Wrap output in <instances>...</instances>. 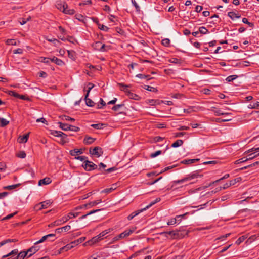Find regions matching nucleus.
I'll use <instances>...</instances> for the list:
<instances>
[{
  "mask_svg": "<svg viewBox=\"0 0 259 259\" xmlns=\"http://www.w3.org/2000/svg\"><path fill=\"white\" fill-rule=\"evenodd\" d=\"M228 16L232 20L241 17V15L239 14L236 13L234 12H229L228 13Z\"/></svg>",
  "mask_w": 259,
  "mask_h": 259,
  "instance_id": "b1692460",
  "label": "nucleus"
},
{
  "mask_svg": "<svg viewBox=\"0 0 259 259\" xmlns=\"http://www.w3.org/2000/svg\"><path fill=\"white\" fill-rule=\"evenodd\" d=\"M85 239V237H81L74 241L71 242L72 245H74V247L77 245L78 244L81 243L83 242Z\"/></svg>",
  "mask_w": 259,
  "mask_h": 259,
  "instance_id": "c85d7f7f",
  "label": "nucleus"
},
{
  "mask_svg": "<svg viewBox=\"0 0 259 259\" xmlns=\"http://www.w3.org/2000/svg\"><path fill=\"white\" fill-rule=\"evenodd\" d=\"M18 250L17 249H14L11 251L8 254L5 255L3 256V258H6L7 259H16L15 258L16 255L18 254Z\"/></svg>",
  "mask_w": 259,
  "mask_h": 259,
  "instance_id": "ddd939ff",
  "label": "nucleus"
},
{
  "mask_svg": "<svg viewBox=\"0 0 259 259\" xmlns=\"http://www.w3.org/2000/svg\"><path fill=\"white\" fill-rule=\"evenodd\" d=\"M92 47L95 50L100 52L107 51L109 48V46H106L100 41L95 42L92 45Z\"/></svg>",
  "mask_w": 259,
  "mask_h": 259,
  "instance_id": "f03ea898",
  "label": "nucleus"
},
{
  "mask_svg": "<svg viewBox=\"0 0 259 259\" xmlns=\"http://www.w3.org/2000/svg\"><path fill=\"white\" fill-rule=\"evenodd\" d=\"M161 153V150H158V151H156L154 153H151V155H150V157H152V158H154V157H155L157 156L160 155Z\"/></svg>",
  "mask_w": 259,
  "mask_h": 259,
  "instance_id": "774afa93",
  "label": "nucleus"
},
{
  "mask_svg": "<svg viewBox=\"0 0 259 259\" xmlns=\"http://www.w3.org/2000/svg\"><path fill=\"white\" fill-rule=\"evenodd\" d=\"M188 213H186L183 215H178L175 218H171L170 220H169L167 222L168 225H174L176 224L177 222V219L180 218H183L184 216H185L186 214H187Z\"/></svg>",
  "mask_w": 259,
  "mask_h": 259,
  "instance_id": "dca6fc26",
  "label": "nucleus"
},
{
  "mask_svg": "<svg viewBox=\"0 0 259 259\" xmlns=\"http://www.w3.org/2000/svg\"><path fill=\"white\" fill-rule=\"evenodd\" d=\"M40 249V247L37 246V245H33L30 248H29L27 251L28 253L27 257H30L34 254H35L36 252H37Z\"/></svg>",
  "mask_w": 259,
  "mask_h": 259,
  "instance_id": "423d86ee",
  "label": "nucleus"
},
{
  "mask_svg": "<svg viewBox=\"0 0 259 259\" xmlns=\"http://www.w3.org/2000/svg\"><path fill=\"white\" fill-rule=\"evenodd\" d=\"M210 110L217 116L230 114V113L225 112L223 111L222 109L217 108L215 107H212L210 109Z\"/></svg>",
  "mask_w": 259,
  "mask_h": 259,
  "instance_id": "9b49d317",
  "label": "nucleus"
},
{
  "mask_svg": "<svg viewBox=\"0 0 259 259\" xmlns=\"http://www.w3.org/2000/svg\"><path fill=\"white\" fill-rule=\"evenodd\" d=\"M62 219L61 220H58L55 221V222L52 223L50 225H49V227H53L55 226H59L60 225L62 224Z\"/></svg>",
  "mask_w": 259,
  "mask_h": 259,
  "instance_id": "79ce46f5",
  "label": "nucleus"
},
{
  "mask_svg": "<svg viewBox=\"0 0 259 259\" xmlns=\"http://www.w3.org/2000/svg\"><path fill=\"white\" fill-rule=\"evenodd\" d=\"M247 236L245 235L242 236L240 237L236 241L235 243L237 245H239L241 242L244 241L246 238H247Z\"/></svg>",
  "mask_w": 259,
  "mask_h": 259,
  "instance_id": "37998d69",
  "label": "nucleus"
},
{
  "mask_svg": "<svg viewBox=\"0 0 259 259\" xmlns=\"http://www.w3.org/2000/svg\"><path fill=\"white\" fill-rule=\"evenodd\" d=\"M118 86H119L120 88H122L121 89V90L124 92H125L126 94H127L129 92V90L127 89L128 88H130L131 87V85H125L122 83H119L118 84Z\"/></svg>",
  "mask_w": 259,
  "mask_h": 259,
  "instance_id": "a878e982",
  "label": "nucleus"
},
{
  "mask_svg": "<svg viewBox=\"0 0 259 259\" xmlns=\"http://www.w3.org/2000/svg\"><path fill=\"white\" fill-rule=\"evenodd\" d=\"M69 153L72 156H76L79 154H82L83 153V151L81 149H74L73 150H70Z\"/></svg>",
  "mask_w": 259,
  "mask_h": 259,
  "instance_id": "393cba45",
  "label": "nucleus"
},
{
  "mask_svg": "<svg viewBox=\"0 0 259 259\" xmlns=\"http://www.w3.org/2000/svg\"><path fill=\"white\" fill-rule=\"evenodd\" d=\"M56 7L58 9L63 12L65 8H67L68 5L65 2L58 1L56 2Z\"/></svg>",
  "mask_w": 259,
  "mask_h": 259,
  "instance_id": "9d476101",
  "label": "nucleus"
},
{
  "mask_svg": "<svg viewBox=\"0 0 259 259\" xmlns=\"http://www.w3.org/2000/svg\"><path fill=\"white\" fill-rule=\"evenodd\" d=\"M16 156L20 158H24L26 157V154L24 151H20L16 154Z\"/></svg>",
  "mask_w": 259,
  "mask_h": 259,
  "instance_id": "a18cd8bd",
  "label": "nucleus"
},
{
  "mask_svg": "<svg viewBox=\"0 0 259 259\" xmlns=\"http://www.w3.org/2000/svg\"><path fill=\"white\" fill-rule=\"evenodd\" d=\"M162 234H168L171 236V239H177L179 238V232L178 231H171L168 232H164Z\"/></svg>",
  "mask_w": 259,
  "mask_h": 259,
  "instance_id": "2eb2a0df",
  "label": "nucleus"
},
{
  "mask_svg": "<svg viewBox=\"0 0 259 259\" xmlns=\"http://www.w3.org/2000/svg\"><path fill=\"white\" fill-rule=\"evenodd\" d=\"M144 89L146 90H148L149 91H151V92H156L157 91V89H155V88L152 87L151 86L147 85H144Z\"/></svg>",
  "mask_w": 259,
  "mask_h": 259,
  "instance_id": "09e8293b",
  "label": "nucleus"
},
{
  "mask_svg": "<svg viewBox=\"0 0 259 259\" xmlns=\"http://www.w3.org/2000/svg\"><path fill=\"white\" fill-rule=\"evenodd\" d=\"M112 229H109L108 230H104L103 231H102L101 233H100L99 234V235H100V236L102 237V238H103V237H104L105 235H106L107 234L110 233L111 230Z\"/></svg>",
  "mask_w": 259,
  "mask_h": 259,
  "instance_id": "5fc2aeb1",
  "label": "nucleus"
},
{
  "mask_svg": "<svg viewBox=\"0 0 259 259\" xmlns=\"http://www.w3.org/2000/svg\"><path fill=\"white\" fill-rule=\"evenodd\" d=\"M48 238L47 236V235L44 236L39 240H38V241H37L35 243H34V244L35 245H37L38 244L42 243L45 240H46Z\"/></svg>",
  "mask_w": 259,
  "mask_h": 259,
  "instance_id": "bf43d9fd",
  "label": "nucleus"
},
{
  "mask_svg": "<svg viewBox=\"0 0 259 259\" xmlns=\"http://www.w3.org/2000/svg\"><path fill=\"white\" fill-rule=\"evenodd\" d=\"M39 61L45 63L46 64H49L50 62V58L47 57H41L39 59Z\"/></svg>",
  "mask_w": 259,
  "mask_h": 259,
  "instance_id": "ea45409f",
  "label": "nucleus"
},
{
  "mask_svg": "<svg viewBox=\"0 0 259 259\" xmlns=\"http://www.w3.org/2000/svg\"><path fill=\"white\" fill-rule=\"evenodd\" d=\"M144 211V209H141L140 210H138V211H135L134 212H133L132 214H131L130 215H129L127 217V219L128 220H131L133 218H134L135 216L138 215L140 213H141V212L143 211Z\"/></svg>",
  "mask_w": 259,
  "mask_h": 259,
  "instance_id": "c756f323",
  "label": "nucleus"
},
{
  "mask_svg": "<svg viewBox=\"0 0 259 259\" xmlns=\"http://www.w3.org/2000/svg\"><path fill=\"white\" fill-rule=\"evenodd\" d=\"M241 180L240 177L237 178L234 180L230 181L231 186L235 185L236 183L240 182Z\"/></svg>",
  "mask_w": 259,
  "mask_h": 259,
  "instance_id": "4d7b16f0",
  "label": "nucleus"
},
{
  "mask_svg": "<svg viewBox=\"0 0 259 259\" xmlns=\"http://www.w3.org/2000/svg\"><path fill=\"white\" fill-rule=\"evenodd\" d=\"M242 22L248 25L250 27H253V24L252 23L248 22V19L247 18H243L242 19Z\"/></svg>",
  "mask_w": 259,
  "mask_h": 259,
  "instance_id": "0e129e2a",
  "label": "nucleus"
},
{
  "mask_svg": "<svg viewBox=\"0 0 259 259\" xmlns=\"http://www.w3.org/2000/svg\"><path fill=\"white\" fill-rule=\"evenodd\" d=\"M28 253L27 251H23L20 252H18V254L16 255L15 258L16 259H24L25 257H27Z\"/></svg>",
  "mask_w": 259,
  "mask_h": 259,
  "instance_id": "412c9836",
  "label": "nucleus"
},
{
  "mask_svg": "<svg viewBox=\"0 0 259 259\" xmlns=\"http://www.w3.org/2000/svg\"><path fill=\"white\" fill-rule=\"evenodd\" d=\"M249 65H250V62H249L244 61H242L241 62H239L237 64V66L240 67H244L249 66Z\"/></svg>",
  "mask_w": 259,
  "mask_h": 259,
  "instance_id": "f704fd0d",
  "label": "nucleus"
},
{
  "mask_svg": "<svg viewBox=\"0 0 259 259\" xmlns=\"http://www.w3.org/2000/svg\"><path fill=\"white\" fill-rule=\"evenodd\" d=\"M199 159H184L181 161V163L184 164L189 165L199 161Z\"/></svg>",
  "mask_w": 259,
  "mask_h": 259,
  "instance_id": "a211bd4d",
  "label": "nucleus"
},
{
  "mask_svg": "<svg viewBox=\"0 0 259 259\" xmlns=\"http://www.w3.org/2000/svg\"><path fill=\"white\" fill-rule=\"evenodd\" d=\"M248 152H253V153H258L257 154H256L257 156L259 155V147H257V148H252L249 150H248V151H247Z\"/></svg>",
  "mask_w": 259,
  "mask_h": 259,
  "instance_id": "680f3d73",
  "label": "nucleus"
},
{
  "mask_svg": "<svg viewBox=\"0 0 259 259\" xmlns=\"http://www.w3.org/2000/svg\"><path fill=\"white\" fill-rule=\"evenodd\" d=\"M73 247H74V245H72V243L71 242L70 243L66 245L61 247V249L64 250V251H66Z\"/></svg>",
  "mask_w": 259,
  "mask_h": 259,
  "instance_id": "58836bf2",
  "label": "nucleus"
},
{
  "mask_svg": "<svg viewBox=\"0 0 259 259\" xmlns=\"http://www.w3.org/2000/svg\"><path fill=\"white\" fill-rule=\"evenodd\" d=\"M135 231L134 228H131L127 230H125L123 232L118 235L119 238L121 239H123L125 237L129 236L131 234H132Z\"/></svg>",
  "mask_w": 259,
  "mask_h": 259,
  "instance_id": "1a4fd4ad",
  "label": "nucleus"
},
{
  "mask_svg": "<svg viewBox=\"0 0 259 259\" xmlns=\"http://www.w3.org/2000/svg\"><path fill=\"white\" fill-rule=\"evenodd\" d=\"M60 124V127L64 131H69L70 129V125L66 123H63L62 122H59Z\"/></svg>",
  "mask_w": 259,
  "mask_h": 259,
  "instance_id": "2f4dec72",
  "label": "nucleus"
},
{
  "mask_svg": "<svg viewBox=\"0 0 259 259\" xmlns=\"http://www.w3.org/2000/svg\"><path fill=\"white\" fill-rule=\"evenodd\" d=\"M71 229V226L70 225H66L64 227L57 228L55 230V232L58 233H60L63 232H67Z\"/></svg>",
  "mask_w": 259,
  "mask_h": 259,
  "instance_id": "6ab92c4d",
  "label": "nucleus"
},
{
  "mask_svg": "<svg viewBox=\"0 0 259 259\" xmlns=\"http://www.w3.org/2000/svg\"><path fill=\"white\" fill-rule=\"evenodd\" d=\"M82 166L86 171H91L97 168L98 166L93 162L86 160L84 161Z\"/></svg>",
  "mask_w": 259,
  "mask_h": 259,
  "instance_id": "7ed1b4c3",
  "label": "nucleus"
},
{
  "mask_svg": "<svg viewBox=\"0 0 259 259\" xmlns=\"http://www.w3.org/2000/svg\"><path fill=\"white\" fill-rule=\"evenodd\" d=\"M169 44L170 40L168 38H165L162 40V44L164 46L167 47L169 45Z\"/></svg>",
  "mask_w": 259,
  "mask_h": 259,
  "instance_id": "13d9d810",
  "label": "nucleus"
},
{
  "mask_svg": "<svg viewBox=\"0 0 259 259\" xmlns=\"http://www.w3.org/2000/svg\"><path fill=\"white\" fill-rule=\"evenodd\" d=\"M202 176V175H199L198 171H194L191 174H190L189 175H188L186 177L181 180L173 181L172 182L171 188L176 187L178 184H180L195 179L201 178Z\"/></svg>",
  "mask_w": 259,
  "mask_h": 259,
  "instance_id": "f257e3e1",
  "label": "nucleus"
},
{
  "mask_svg": "<svg viewBox=\"0 0 259 259\" xmlns=\"http://www.w3.org/2000/svg\"><path fill=\"white\" fill-rule=\"evenodd\" d=\"M50 61L55 63L59 66H62L64 64V62L60 59L54 56L53 58H50Z\"/></svg>",
  "mask_w": 259,
  "mask_h": 259,
  "instance_id": "aec40b11",
  "label": "nucleus"
},
{
  "mask_svg": "<svg viewBox=\"0 0 259 259\" xmlns=\"http://www.w3.org/2000/svg\"><path fill=\"white\" fill-rule=\"evenodd\" d=\"M101 202V199H99V200H96V201H92V202H91L90 203H88V204H84L82 206H80L78 207H77L76 208V210L78 209H82L83 208H85V207H87L88 206H90V207H93L95 205H96L99 203H100Z\"/></svg>",
  "mask_w": 259,
  "mask_h": 259,
  "instance_id": "f8f14e48",
  "label": "nucleus"
},
{
  "mask_svg": "<svg viewBox=\"0 0 259 259\" xmlns=\"http://www.w3.org/2000/svg\"><path fill=\"white\" fill-rule=\"evenodd\" d=\"M131 1H132V4L135 7L136 11L139 12L140 11V8L139 6L138 5V4L137 3V2H136V1L132 0Z\"/></svg>",
  "mask_w": 259,
  "mask_h": 259,
  "instance_id": "864d4df0",
  "label": "nucleus"
},
{
  "mask_svg": "<svg viewBox=\"0 0 259 259\" xmlns=\"http://www.w3.org/2000/svg\"><path fill=\"white\" fill-rule=\"evenodd\" d=\"M230 233H228L225 235H222V236L216 238L215 240H224L225 239H226L228 237H229L230 236Z\"/></svg>",
  "mask_w": 259,
  "mask_h": 259,
  "instance_id": "052dcab7",
  "label": "nucleus"
},
{
  "mask_svg": "<svg viewBox=\"0 0 259 259\" xmlns=\"http://www.w3.org/2000/svg\"><path fill=\"white\" fill-rule=\"evenodd\" d=\"M89 151L91 154L95 155L97 157H99L101 156L103 152L102 149L98 146L95 147L92 150L90 149Z\"/></svg>",
  "mask_w": 259,
  "mask_h": 259,
  "instance_id": "39448f33",
  "label": "nucleus"
},
{
  "mask_svg": "<svg viewBox=\"0 0 259 259\" xmlns=\"http://www.w3.org/2000/svg\"><path fill=\"white\" fill-rule=\"evenodd\" d=\"M78 213H73V212H70L68 214L67 216H65L62 218V221L63 223H65L67 221H68L69 219L73 218H76L77 216H78Z\"/></svg>",
  "mask_w": 259,
  "mask_h": 259,
  "instance_id": "4468645a",
  "label": "nucleus"
},
{
  "mask_svg": "<svg viewBox=\"0 0 259 259\" xmlns=\"http://www.w3.org/2000/svg\"><path fill=\"white\" fill-rule=\"evenodd\" d=\"M237 77L238 76L237 75H230L226 78V80L228 82H231L236 79Z\"/></svg>",
  "mask_w": 259,
  "mask_h": 259,
  "instance_id": "49530a36",
  "label": "nucleus"
},
{
  "mask_svg": "<svg viewBox=\"0 0 259 259\" xmlns=\"http://www.w3.org/2000/svg\"><path fill=\"white\" fill-rule=\"evenodd\" d=\"M183 144V141L182 140H177L171 145L172 147L176 148L182 145Z\"/></svg>",
  "mask_w": 259,
  "mask_h": 259,
  "instance_id": "473e14b6",
  "label": "nucleus"
},
{
  "mask_svg": "<svg viewBox=\"0 0 259 259\" xmlns=\"http://www.w3.org/2000/svg\"><path fill=\"white\" fill-rule=\"evenodd\" d=\"M199 33L203 34H206L208 32V30L205 27H203V26L200 27L199 28Z\"/></svg>",
  "mask_w": 259,
  "mask_h": 259,
  "instance_id": "603ef678",
  "label": "nucleus"
},
{
  "mask_svg": "<svg viewBox=\"0 0 259 259\" xmlns=\"http://www.w3.org/2000/svg\"><path fill=\"white\" fill-rule=\"evenodd\" d=\"M102 239V237L99 234L98 235L92 238L91 240L86 242L83 245H92L95 243H96Z\"/></svg>",
  "mask_w": 259,
  "mask_h": 259,
  "instance_id": "0eeeda50",
  "label": "nucleus"
},
{
  "mask_svg": "<svg viewBox=\"0 0 259 259\" xmlns=\"http://www.w3.org/2000/svg\"><path fill=\"white\" fill-rule=\"evenodd\" d=\"M46 39L48 41L53 42L55 46H57L59 44H60V42L58 40L56 39V38H47Z\"/></svg>",
  "mask_w": 259,
  "mask_h": 259,
  "instance_id": "c03bdc74",
  "label": "nucleus"
},
{
  "mask_svg": "<svg viewBox=\"0 0 259 259\" xmlns=\"http://www.w3.org/2000/svg\"><path fill=\"white\" fill-rule=\"evenodd\" d=\"M62 119L64 120H66V121H70L71 122L75 121V119L74 118H71L68 116H66V115H64L62 117Z\"/></svg>",
  "mask_w": 259,
  "mask_h": 259,
  "instance_id": "69168bd1",
  "label": "nucleus"
},
{
  "mask_svg": "<svg viewBox=\"0 0 259 259\" xmlns=\"http://www.w3.org/2000/svg\"><path fill=\"white\" fill-rule=\"evenodd\" d=\"M258 164H259V161H256V162L253 163V164H251L249 165L248 166H244V167H243L242 168H241L240 169L241 170H243V169H247V168H248L249 167H252V166H256V165H257Z\"/></svg>",
  "mask_w": 259,
  "mask_h": 259,
  "instance_id": "6e6d98bb",
  "label": "nucleus"
},
{
  "mask_svg": "<svg viewBox=\"0 0 259 259\" xmlns=\"http://www.w3.org/2000/svg\"><path fill=\"white\" fill-rule=\"evenodd\" d=\"M252 159V158H245V157H243L241 159H239L236 161H235V164H239V163H243V162H246L249 160H251Z\"/></svg>",
  "mask_w": 259,
  "mask_h": 259,
  "instance_id": "72a5a7b5",
  "label": "nucleus"
},
{
  "mask_svg": "<svg viewBox=\"0 0 259 259\" xmlns=\"http://www.w3.org/2000/svg\"><path fill=\"white\" fill-rule=\"evenodd\" d=\"M52 181L51 179L49 177H46L43 179H41L38 182V185H48L51 183Z\"/></svg>",
  "mask_w": 259,
  "mask_h": 259,
  "instance_id": "f3484780",
  "label": "nucleus"
},
{
  "mask_svg": "<svg viewBox=\"0 0 259 259\" xmlns=\"http://www.w3.org/2000/svg\"><path fill=\"white\" fill-rule=\"evenodd\" d=\"M95 140V139L91 137L85 136L83 140V143L86 145H90L92 144Z\"/></svg>",
  "mask_w": 259,
  "mask_h": 259,
  "instance_id": "5701e85b",
  "label": "nucleus"
},
{
  "mask_svg": "<svg viewBox=\"0 0 259 259\" xmlns=\"http://www.w3.org/2000/svg\"><path fill=\"white\" fill-rule=\"evenodd\" d=\"M229 174H226L222 178L213 182L212 183H210L209 185V186H210L212 184H214L215 183H218L219 182H220V181L222 180H224V179H227L228 178H229Z\"/></svg>",
  "mask_w": 259,
  "mask_h": 259,
  "instance_id": "de8ad7c7",
  "label": "nucleus"
},
{
  "mask_svg": "<svg viewBox=\"0 0 259 259\" xmlns=\"http://www.w3.org/2000/svg\"><path fill=\"white\" fill-rule=\"evenodd\" d=\"M17 241V240L16 239H6V240H5L2 242H0V247L4 245L5 244L8 243H10V242H16Z\"/></svg>",
  "mask_w": 259,
  "mask_h": 259,
  "instance_id": "c9c22d12",
  "label": "nucleus"
},
{
  "mask_svg": "<svg viewBox=\"0 0 259 259\" xmlns=\"http://www.w3.org/2000/svg\"><path fill=\"white\" fill-rule=\"evenodd\" d=\"M91 126L95 129H103L106 126V124L104 123H97L93 124Z\"/></svg>",
  "mask_w": 259,
  "mask_h": 259,
  "instance_id": "cd10ccee",
  "label": "nucleus"
},
{
  "mask_svg": "<svg viewBox=\"0 0 259 259\" xmlns=\"http://www.w3.org/2000/svg\"><path fill=\"white\" fill-rule=\"evenodd\" d=\"M127 95L128 96V97L133 99H137V97H138V96L134 93H131L130 91L127 94Z\"/></svg>",
  "mask_w": 259,
  "mask_h": 259,
  "instance_id": "e2e57ef3",
  "label": "nucleus"
},
{
  "mask_svg": "<svg viewBox=\"0 0 259 259\" xmlns=\"http://www.w3.org/2000/svg\"><path fill=\"white\" fill-rule=\"evenodd\" d=\"M63 13L69 15H72L74 14L75 13V11L73 9H68V8L65 9V10L64 11Z\"/></svg>",
  "mask_w": 259,
  "mask_h": 259,
  "instance_id": "3c124183",
  "label": "nucleus"
},
{
  "mask_svg": "<svg viewBox=\"0 0 259 259\" xmlns=\"http://www.w3.org/2000/svg\"><path fill=\"white\" fill-rule=\"evenodd\" d=\"M136 76L141 79H146L147 80L152 78L149 75H145L143 74H138Z\"/></svg>",
  "mask_w": 259,
  "mask_h": 259,
  "instance_id": "7c9ffc66",
  "label": "nucleus"
},
{
  "mask_svg": "<svg viewBox=\"0 0 259 259\" xmlns=\"http://www.w3.org/2000/svg\"><path fill=\"white\" fill-rule=\"evenodd\" d=\"M123 106H124V104H117V105L114 106L112 108V109L114 111H117Z\"/></svg>",
  "mask_w": 259,
  "mask_h": 259,
  "instance_id": "338daca9",
  "label": "nucleus"
},
{
  "mask_svg": "<svg viewBox=\"0 0 259 259\" xmlns=\"http://www.w3.org/2000/svg\"><path fill=\"white\" fill-rule=\"evenodd\" d=\"M0 126L1 127H4L9 123V121L4 118H0Z\"/></svg>",
  "mask_w": 259,
  "mask_h": 259,
  "instance_id": "e433bc0d",
  "label": "nucleus"
},
{
  "mask_svg": "<svg viewBox=\"0 0 259 259\" xmlns=\"http://www.w3.org/2000/svg\"><path fill=\"white\" fill-rule=\"evenodd\" d=\"M6 43L8 45L17 46V42L14 39H8L6 40Z\"/></svg>",
  "mask_w": 259,
  "mask_h": 259,
  "instance_id": "4c0bfd02",
  "label": "nucleus"
},
{
  "mask_svg": "<svg viewBox=\"0 0 259 259\" xmlns=\"http://www.w3.org/2000/svg\"><path fill=\"white\" fill-rule=\"evenodd\" d=\"M88 96H87L86 94L84 98L86 105L89 107H93L95 104L94 102L91 99L88 98Z\"/></svg>",
  "mask_w": 259,
  "mask_h": 259,
  "instance_id": "bb28decb",
  "label": "nucleus"
},
{
  "mask_svg": "<svg viewBox=\"0 0 259 259\" xmlns=\"http://www.w3.org/2000/svg\"><path fill=\"white\" fill-rule=\"evenodd\" d=\"M51 204V202L50 200H47L44 202L40 203L38 204H37L35 206V208L37 210H41L42 209L47 208L48 205H50Z\"/></svg>",
  "mask_w": 259,
  "mask_h": 259,
  "instance_id": "6e6552de",
  "label": "nucleus"
},
{
  "mask_svg": "<svg viewBox=\"0 0 259 259\" xmlns=\"http://www.w3.org/2000/svg\"><path fill=\"white\" fill-rule=\"evenodd\" d=\"M19 185H20L19 184L12 185H9V186H7L4 187V188L5 189L12 190V189H14L16 188V187H17Z\"/></svg>",
  "mask_w": 259,
  "mask_h": 259,
  "instance_id": "8fccbe9b",
  "label": "nucleus"
},
{
  "mask_svg": "<svg viewBox=\"0 0 259 259\" xmlns=\"http://www.w3.org/2000/svg\"><path fill=\"white\" fill-rule=\"evenodd\" d=\"M50 134L55 137H60L61 140L63 143L66 142L65 138L67 137V135L61 131L52 130L51 131Z\"/></svg>",
  "mask_w": 259,
  "mask_h": 259,
  "instance_id": "20e7f679",
  "label": "nucleus"
},
{
  "mask_svg": "<svg viewBox=\"0 0 259 259\" xmlns=\"http://www.w3.org/2000/svg\"><path fill=\"white\" fill-rule=\"evenodd\" d=\"M113 186L114 187H112L111 188L105 189L104 190L102 191V192L106 193H109L111 192L112 191L115 190L116 188V184H114Z\"/></svg>",
  "mask_w": 259,
  "mask_h": 259,
  "instance_id": "a19ab883",
  "label": "nucleus"
},
{
  "mask_svg": "<svg viewBox=\"0 0 259 259\" xmlns=\"http://www.w3.org/2000/svg\"><path fill=\"white\" fill-rule=\"evenodd\" d=\"M29 133L23 136L19 137L18 139V142L20 143H26L29 137Z\"/></svg>",
  "mask_w": 259,
  "mask_h": 259,
  "instance_id": "4be33fe9",
  "label": "nucleus"
}]
</instances>
